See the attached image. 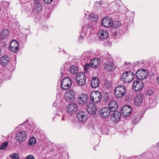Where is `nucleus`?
I'll list each match as a JSON object with an SVG mask.
<instances>
[{"instance_id": "obj_27", "label": "nucleus", "mask_w": 159, "mask_h": 159, "mask_svg": "<svg viewBox=\"0 0 159 159\" xmlns=\"http://www.w3.org/2000/svg\"><path fill=\"white\" fill-rule=\"evenodd\" d=\"M70 71L72 74H76L78 72V67L75 66L73 65L70 67Z\"/></svg>"}, {"instance_id": "obj_24", "label": "nucleus", "mask_w": 159, "mask_h": 159, "mask_svg": "<svg viewBox=\"0 0 159 159\" xmlns=\"http://www.w3.org/2000/svg\"><path fill=\"white\" fill-rule=\"evenodd\" d=\"M91 26L90 25H84L82 29L81 33L82 34L84 33V34H87L88 30L89 28H91ZM83 35H83L82 34L80 35V40L83 39Z\"/></svg>"}, {"instance_id": "obj_26", "label": "nucleus", "mask_w": 159, "mask_h": 159, "mask_svg": "<svg viewBox=\"0 0 159 159\" xmlns=\"http://www.w3.org/2000/svg\"><path fill=\"white\" fill-rule=\"evenodd\" d=\"M143 100V97L140 94L137 95L135 99V104L137 106L141 105Z\"/></svg>"}, {"instance_id": "obj_41", "label": "nucleus", "mask_w": 159, "mask_h": 159, "mask_svg": "<svg viewBox=\"0 0 159 159\" xmlns=\"http://www.w3.org/2000/svg\"><path fill=\"white\" fill-rule=\"evenodd\" d=\"M102 3V2L100 1L99 2H98V4L99 5H100Z\"/></svg>"}, {"instance_id": "obj_36", "label": "nucleus", "mask_w": 159, "mask_h": 159, "mask_svg": "<svg viewBox=\"0 0 159 159\" xmlns=\"http://www.w3.org/2000/svg\"><path fill=\"white\" fill-rule=\"evenodd\" d=\"M153 91L151 90L148 89L147 91V94L148 95H151L152 94Z\"/></svg>"}, {"instance_id": "obj_13", "label": "nucleus", "mask_w": 159, "mask_h": 159, "mask_svg": "<svg viewBox=\"0 0 159 159\" xmlns=\"http://www.w3.org/2000/svg\"><path fill=\"white\" fill-rule=\"evenodd\" d=\"M86 110L89 113L94 114L96 111V106L93 103H89L86 106Z\"/></svg>"}, {"instance_id": "obj_15", "label": "nucleus", "mask_w": 159, "mask_h": 159, "mask_svg": "<svg viewBox=\"0 0 159 159\" xmlns=\"http://www.w3.org/2000/svg\"><path fill=\"white\" fill-rule=\"evenodd\" d=\"M77 110V106L75 103H70L67 107V110L68 113L71 114L74 113Z\"/></svg>"}, {"instance_id": "obj_1", "label": "nucleus", "mask_w": 159, "mask_h": 159, "mask_svg": "<svg viewBox=\"0 0 159 159\" xmlns=\"http://www.w3.org/2000/svg\"><path fill=\"white\" fill-rule=\"evenodd\" d=\"M134 77V75L131 71H126L122 74L121 79L123 82L127 83L131 82Z\"/></svg>"}, {"instance_id": "obj_19", "label": "nucleus", "mask_w": 159, "mask_h": 159, "mask_svg": "<svg viewBox=\"0 0 159 159\" xmlns=\"http://www.w3.org/2000/svg\"><path fill=\"white\" fill-rule=\"evenodd\" d=\"M98 36L100 39H106L108 37V33L105 30L100 29L98 34Z\"/></svg>"}, {"instance_id": "obj_5", "label": "nucleus", "mask_w": 159, "mask_h": 159, "mask_svg": "<svg viewBox=\"0 0 159 159\" xmlns=\"http://www.w3.org/2000/svg\"><path fill=\"white\" fill-rule=\"evenodd\" d=\"M76 80L77 83L80 85H83L86 82V77L84 74L82 72H79L76 75Z\"/></svg>"}, {"instance_id": "obj_10", "label": "nucleus", "mask_w": 159, "mask_h": 159, "mask_svg": "<svg viewBox=\"0 0 159 159\" xmlns=\"http://www.w3.org/2000/svg\"><path fill=\"white\" fill-rule=\"evenodd\" d=\"M75 97V92L72 90L69 89L65 93V97L67 101H73Z\"/></svg>"}, {"instance_id": "obj_12", "label": "nucleus", "mask_w": 159, "mask_h": 159, "mask_svg": "<svg viewBox=\"0 0 159 159\" xmlns=\"http://www.w3.org/2000/svg\"><path fill=\"white\" fill-rule=\"evenodd\" d=\"M132 109L128 105L123 106L121 109V114L124 117L129 116L131 114Z\"/></svg>"}, {"instance_id": "obj_45", "label": "nucleus", "mask_w": 159, "mask_h": 159, "mask_svg": "<svg viewBox=\"0 0 159 159\" xmlns=\"http://www.w3.org/2000/svg\"><path fill=\"white\" fill-rule=\"evenodd\" d=\"M62 120H64V117H62Z\"/></svg>"}, {"instance_id": "obj_34", "label": "nucleus", "mask_w": 159, "mask_h": 159, "mask_svg": "<svg viewBox=\"0 0 159 159\" xmlns=\"http://www.w3.org/2000/svg\"><path fill=\"white\" fill-rule=\"evenodd\" d=\"M35 3H36V4H37V5L36 6V9H37L38 7L39 8V9H38V10H39L40 11H41L42 7L41 6L40 4V3H39V0H37L36 2Z\"/></svg>"}, {"instance_id": "obj_44", "label": "nucleus", "mask_w": 159, "mask_h": 159, "mask_svg": "<svg viewBox=\"0 0 159 159\" xmlns=\"http://www.w3.org/2000/svg\"><path fill=\"white\" fill-rule=\"evenodd\" d=\"M86 53H88L87 52H85L84 53V54H83V55H84L86 54Z\"/></svg>"}, {"instance_id": "obj_21", "label": "nucleus", "mask_w": 159, "mask_h": 159, "mask_svg": "<svg viewBox=\"0 0 159 159\" xmlns=\"http://www.w3.org/2000/svg\"><path fill=\"white\" fill-rule=\"evenodd\" d=\"M100 81L98 77H93L91 81V85L92 88H95L98 87Z\"/></svg>"}, {"instance_id": "obj_22", "label": "nucleus", "mask_w": 159, "mask_h": 159, "mask_svg": "<svg viewBox=\"0 0 159 159\" xmlns=\"http://www.w3.org/2000/svg\"><path fill=\"white\" fill-rule=\"evenodd\" d=\"M120 118V112H116L112 113L111 116V120L114 122L119 121Z\"/></svg>"}, {"instance_id": "obj_40", "label": "nucleus", "mask_w": 159, "mask_h": 159, "mask_svg": "<svg viewBox=\"0 0 159 159\" xmlns=\"http://www.w3.org/2000/svg\"><path fill=\"white\" fill-rule=\"evenodd\" d=\"M64 70H62V69H61V75H63L64 73Z\"/></svg>"}, {"instance_id": "obj_2", "label": "nucleus", "mask_w": 159, "mask_h": 159, "mask_svg": "<svg viewBox=\"0 0 159 159\" xmlns=\"http://www.w3.org/2000/svg\"><path fill=\"white\" fill-rule=\"evenodd\" d=\"M126 92L125 87L123 85H119L116 87L114 90V93L116 97L120 98L123 97Z\"/></svg>"}, {"instance_id": "obj_20", "label": "nucleus", "mask_w": 159, "mask_h": 159, "mask_svg": "<svg viewBox=\"0 0 159 159\" xmlns=\"http://www.w3.org/2000/svg\"><path fill=\"white\" fill-rule=\"evenodd\" d=\"M110 111L107 107H104L100 111V115L103 118H106L110 115Z\"/></svg>"}, {"instance_id": "obj_32", "label": "nucleus", "mask_w": 159, "mask_h": 159, "mask_svg": "<svg viewBox=\"0 0 159 159\" xmlns=\"http://www.w3.org/2000/svg\"><path fill=\"white\" fill-rule=\"evenodd\" d=\"M8 144V142H6L3 143L1 146L0 147V149H5L7 146Z\"/></svg>"}, {"instance_id": "obj_25", "label": "nucleus", "mask_w": 159, "mask_h": 159, "mask_svg": "<svg viewBox=\"0 0 159 159\" xmlns=\"http://www.w3.org/2000/svg\"><path fill=\"white\" fill-rule=\"evenodd\" d=\"M9 61L10 59L9 57L6 55H4L1 58V64L2 66H6L9 62Z\"/></svg>"}, {"instance_id": "obj_33", "label": "nucleus", "mask_w": 159, "mask_h": 159, "mask_svg": "<svg viewBox=\"0 0 159 159\" xmlns=\"http://www.w3.org/2000/svg\"><path fill=\"white\" fill-rule=\"evenodd\" d=\"M10 156L13 159H18L19 155L16 153H13L11 154Z\"/></svg>"}, {"instance_id": "obj_28", "label": "nucleus", "mask_w": 159, "mask_h": 159, "mask_svg": "<svg viewBox=\"0 0 159 159\" xmlns=\"http://www.w3.org/2000/svg\"><path fill=\"white\" fill-rule=\"evenodd\" d=\"M9 31L7 30H3L1 33V37L2 39H4L9 34Z\"/></svg>"}, {"instance_id": "obj_8", "label": "nucleus", "mask_w": 159, "mask_h": 159, "mask_svg": "<svg viewBox=\"0 0 159 159\" xmlns=\"http://www.w3.org/2000/svg\"><path fill=\"white\" fill-rule=\"evenodd\" d=\"M104 69L108 71L114 70L115 69V66L113 62L112 61H109L105 62L103 64Z\"/></svg>"}, {"instance_id": "obj_14", "label": "nucleus", "mask_w": 159, "mask_h": 159, "mask_svg": "<svg viewBox=\"0 0 159 159\" xmlns=\"http://www.w3.org/2000/svg\"><path fill=\"white\" fill-rule=\"evenodd\" d=\"M19 47V44L16 40H12L10 44V50L12 52L15 53L18 50Z\"/></svg>"}, {"instance_id": "obj_17", "label": "nucleus", "mask_w": 159, "mask_h": 159, "mask_svg": "<svg viewBox=\"0 0 159 159\" xmlns=\"http://www.w3.org/2000/svg\"><path fill=\"white\" fill-rule=\"evenodd\" d=\"M88 99L87 95L86 94H80L78 98V103L80 104L83 105L86 103Z\"/></svg>"}, {"instance_id": "obj_18", "label": "nucleus", "mask_w": 159, "mask_h": 159, "mask_svg": "<svg viewBox=\"0 0 159 159\" xmlns=\"http://www.w3.org/2000/svg\"><path fill=\"white\" fill-rule=\"evenodd\" d=\"M108 107L110 111L112 112H114L117 110L118 108V103L115 101H111L109 104Z\"/></svg>"}, {"instance_id": "obj_16", "label": "nucleus", "mask_w": 159, "mask_h": 159, "mask_svg": "<svg viewBox=\"0 0 159 159\" xmlns=\"http://www.w3.org/2000/svg\"><path fill=\"white\" fill-rule=\"evenodd\" d=\"M112 19L108 17H104L101 21L102 25L104 27H109L111 26Z\"/></svg>"}, {"instance_id": "obj_4", "label": "nucleus", "mask_w": 159, "mask_h": 159, "mask_svg": "<svg viewBox=\"0 0 159 159\" xmlns=\"http://www.w3.org/2000/svg\"><path fill=\"white\" fill-rule=\"evenodd\" d=\"M147 70L142 69L138 70L136 72L135 75L138 80H141L146 78L148 75Z\"/></svg>"}, {"instance_id": "obj_42", "label": "nucleus", "mask_w": 159, "mask_h": 159, "mask_svg": "<svg viewBox=\"0 0 159 159\" xmlns=\"http://www.w3.org/2000/svg\"><path fill=\"white\" fill-rule=\"evenodd\" d=\"M157 81L158 83L159 84V76L158 77L157 79Z\"/></svg>"}, {"instance_id": "obj_23", "label": "nucleus", "mask_w": 159, "mask_h": 159, "mask_svg": "<svg viewBox=\"0 0 159 159\" xmlns=\"http://www.w3.org/2000/svg\"><path fill=\"white\" fill-rule=\"evenodd\" d=\"M100 61L99 59L94 58L92 59L90 61V66L93 68H97L99 65Z\"/></svg>"}, {"instance_id": "obj_7", "label": "nucleus", "mask_w": 159, "mask_h": 159, "mask_svg": "<svg viewBox=\"0 0 159 159\" xmlns=\"http://www.w3.org/2000/svg\"><path fill=\"white\" fill-rule=\"evenodd\" d=\"M71 80L69 77L64 78L61 81V85L62 88L66 90L69 88L71 84Z\"/></svg>"}, {"instance_id": "obj_43", "label": "nucleus", "mask_w": 159, "mask_h": 159, "mask_svg": "<svg viewBox=\"0 0 159 159\" xmlns=\"http://www.w3.org/2000/svg\"><path fill=\"white\" fill-rule=\"evenodd\" d=\"M1 54H2V52H1V49H0V56H1Z\"/></svg>"}, {"instance_id": "obj_11", "label": "nucleus", "mask_w": 159, "mask_h": 159, "mask_svg": "<svg viewBox=\"0 0 159 159\" xmlns=\"http://www.w3.org/2000/svg\"><path fill=\"white\" fill-rule=\"evenodd\" d=\"M143 83L141 80H136L133 84V87L135 91H139L143 88Z\"/></svg>"}, {"instance_id": "obj_9", "label": "nucleus", "mask_w": 159, "mask_h": 159, "mask_svg": "<svg viewBox=\"0 0 159 159\" xmlns=\"http://www.w3.org/2000/svg\"><path fill=\"white\" fill-rule=\"evenodd\" d=\"M16 139L19 143H22L26 139V135L25 132L20 131L16 135Z\"/></svg>"}, {"instance_id": "obj_38", "label": "nucleus", "mask_w": 159, "mask_h": 159, "mask_svg": "<svg viewBox=\"0 0 159 159\" xmlns=\"http://www.w3.org/2000/svg\"><path fill=\"white\" fill-rule=\"evenodd\" d=\"M47 4H49L51 3L53 0H43Z\"/></svg>"}, {"instance_id": "obj_3", "label": "nucleus", "mask_w": 159, "mask_h": 159, "mask_svg": "<svg viewBox=\"0 0 159 159\" xmlns=\"http://www.w3.org/2000/svg\"><path fill=\"white\" fill-rule=\"evenodd\" d=\"M90 100L94 103H99L102 98L101 93L98 91L92 92L90 96Z\"/></svg>"}, {"instance_id": "obj_31", "label": "nucleus", "mask_w": 159, "mask_h": 159, "mask_svg": "<svg viewBox=\"0 0 159 159\" xmlns=\"http://www.w3.org/2000/svg\"><path fill=\"white\" fill-rule=\"evenodd\" d=\"M89 17L92 21H96L97 20V16L93 14L89 15Z\"/></svg>"}, {"instance_id": "obj_35", "label": "nucleus", "mask_w": 159, "mask_h": 159, "mask_svg": "<svg viewBox=\"0 0 159 159\" xmlns=\"http://www.w3.org/2000/svg\"><path fill=\"white\" fill-rule=\"evenodd\" d=\"M90 65H89L88 64H86L84 66V69L85 71H87L89 69L90 67Z\"/></svg>"}, {"instance_id": "obj_37", "label": "nucleus", "mask_w": 159, "mask_h": 159, "mask_svg": "<svg viewBox=\"0 0 159 159\" xmlns=\"http://www.w3.org/2000/svg\"><path fill=\"white\" fill-rule=\"evenodd\" d=\"M26 159H35V158L33 155H30L27 157Z\"/></svg>"}, {"instance_id": "obj_39", "label": "nucleus", "mask_w": 159, "mask_h": 159, "mask_svg": "<svg viewBox=\"0 0 159 159\" xmlns=\"http://www.w3.org/2000/svg\"><path fill=\"white\" fill-rule=\"evenodd\" d=\"M139 120V119H137L136 120L135 119L132 122L133 124L134 125H136L138 122Z\"/></svg>"}, {"instance_id": "obj_30", "label": "nucleus", "mask_w": 159, "mask_h": 159, "mask_svg": "<svg viewBox=\"0 0 159 159\" xmlns=\"http://www.w3.org/2000/svg\"><path fill=\"white\" fill-rule=\"evenodd\" d=\"M36 143V139L34 137H32L30 139L28 144L30 145L33 146Z\"/></svg>"}, {"instance_id": "obj_6", "label": "nucleus", "mask_w": 159, "mask_h": 159, "mask_svg": "<svg viewBox=\"0 0 159 159\" xmlns=\"http://www.w3.org/2000/svg\"><path fill=\"white\" fill-rule=\"evenodd\" d=\"M76 117L78 122L81 124L86 123L87 119V115L85 112L84 111L79 112L77 114Z\"/></svg>"}, {"instance_id": "obj_29", "label": "nucleus", "mask_w": 159, "mask_h": 159, "mask_svg": "<svg viewBox=\"0 0 159 159\" xmlns=\"http://www.w3.org/2000/svg\"><path fill=\"white\" fill-rule=\"evenodd\" d=\"M120 25V23L118 20L115 21L114 22L112 20L111 26L113 28L116 29L119 28Z\"/></svg>"}]
</instances>
